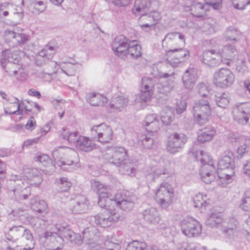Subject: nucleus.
Instances as JSON below:
<instances>
[{"label":"nucleus","instance_id":"obj_1","mask_svg":"<svg viewBox=\"0 0 250 250\" xmlns=\"http://www.w3.org/2000/svg\"><path fill=\"white\" fill-rule=\"evenodd\" d=\"M174 197L173 188L168 184L161 185L155 194L156 202L163 207H167L170 205L173 201Z\"/></svg>","mask_w":250,"mask_h":250},{"label":"nucleus","instance_id":"obj_2","mask_svg":"<svg viewBox=\"0 0 250 250\" xmlns=\"http://www.w3.org/2000/svg\"><path fill=\"white\" fill-rule=\"evenodd\" d=\"M2 58L0 59L2 66L10 75L15 76L18 73V70L15 69L18 66V62L17 56L11 53L10 50H6L2 52Z\"/></svg>","mask_w":250,"mask_h":250},{"label":"nucleus","instance_id":"obj_3","mask_svg":"<svg viewBox=\"0 0 250 250\" xmlns=\"http://www.w3.org/2000/svg\"><path fill=\"white\" fill-rule=\"evenodd\" d=\"M4 38L6 42L11 47H16L22 44L28 40L25 34L17 33L10 30H6L5 31Z\"/></svg>","mask_w":250,"mask_h":250},{"label":"nucleus","instance_id":"obj_4","mask_svg":"<svg viewBox=\"0 0 250 250\" xmlns=\"http://www.w3.org/2000/svg\"><path fill=\"white\" fill-rule=\"evenodd\" d=\"M129 46L130 44L126 40H117L112 43V49L117 56L124 57L128 53Z\"/></svg>","mask_w":250,"mask_h":250},{"label":"nucleus","instance_id":"obj_5","mask_svg":"<svg viewBox=\"0 0 250 250\" xmlns=\"http://www.w3.org/2000/svg\"><path fill=\"white\" fill-rule=\"evenodd\" d=\"M22 231H24V233L23 234V236H24L27 240H30L31 238V233H30V230L26 229H24V228L21 226L9 228V232L6 235V238L9 241L15 242L18 239V236L20 235L19 234H15V232H22Z\"/></svg>","mask_w":250,"mask_h":250},{"label":"nucleus","instance_id":"obj_6","mask_svg":"<svg viewBox=\"0 0 250 250\" xmlns=\"http://www.w3.org/2000/svg\"><path fill=\"white\" fill-rule=\"evenodd\" d=\"M113 137L112 129L108 126H103L100 128L98 133V139L102 142H107L111 140Z\"/></svg>","mask_w":250,"mask_h":250},{"label":"nucleus","instance_id":"obj_7","mask_svg":"<svg viewBox=\"0 0 250 250\" xmlns=\"http://www.w3.org/2000/svg\"><path fill=\"white\" fill-rule=\"evenodd\" d=\"M20 104L17 102H14L13 104H10L9 107V110L6 108L4 109L5 114H22V111L21 112L20 111Z\"/></svg>","mask_w":250,"mask_h":250},{"label":"nucleus","instance_id":"obj_8","mask_svg":"<svg viewBox=\"0 0 250 250\" xmlns=\"http://www.w3.org/2000/svg\"><path fill=\"white\" fill-rule=\"evenodd\" d=\"M128 53L132 56L136 58L140 57L143 53L142 47L139 44L131 45L130 44L128 49Z\"/></svg>","mask_w":250,"mask_h":250},{"label":"nucleus","instance_id":"obj_9","mask_svg":"<svg viewBox=\"0 0 250 250\" xmlns=\"http://www.w3.org/2000/svg\"><path fill=\"white\" fill-rule=\"evenodd\" d=\"M193 200L195 206L199 208H201L208 204L206 197L201 194H197L194 197Z\"/></svg>","mask_w":250,"mask_h":250},{"label":"nucleus","instance_id":"obj_10","mask_svg":"<svg viewBox=\"0 0 250 250\" xmlns=\"http://www.w3.org/2000/svg\"><path fill=\"white\" fill-rule=\"evenodd\" d=\"M151 89L150 85L143 83L141 88L142 98L145 100L150 98Z\"/></svg>","mask_w":250,"mask_h":250},{"label":"nucleus","instance_id":"obj_11","mask_svg":"<svg viewBox=\"0 0 250 250\" xmlns=\"http://www.w3.org/2000/svg\"><path fill=\"white\" fill-rule=\"evenodd\" d=\"M146 246L144 243L134 241L130 243L126 250H146Z\"/></svg>","mask_w":250,"mask_h":250},{"label":"nucleus","instance_id":"obj_12","mask_svg":"<svg viewBox=\"0 0 250 250\" xmlns=\"http://www.w3.org/2000/svg\"><path fill=\"white\" fill-rule=\"evenodd\" d=\"M231 2L235 8L242 9L250 3V0H231Z\"/></svg>","mask_w":250,"mask_h":250},{"label":"nucleus","instance_id":"obj_13","mask_svg":"<svg viewBox=\"0 0 250 250\" xmlns=\"http://www.w3.org/2000/svg\"><path fill=\"white\" fill-rule=\"evenodd\" d=\"M10 4L8 3H4L2 4L0 8V17L5 18L7 17L10 11Z\"/></svg>","mask_w":250,"mask_h":250},{"label":"nucleus","instance_id":"obj_14","mask_svg":"<svg viewBox=\"0 0 250 250\" xmlns=\"http://www.w3.org/2000/svg\"><path fill=\"white\" fill-rule=\"evenodd\" d=\"M205 2L214 9H219L222 5V0H204Z\"/></svg>","mask_w":250,"mask_h":250},{"label":"nucleus","instance_id":"obj_15","mask_svg":"<svg viewBox=\"0 0 250 250\" xmlns=\"http://www.w3.org/2000/svg\"><path fill=\"white\" fill-rule=\"evenodd\" d=\"M113 3L120 7H125L130 3V0H112Z\"/></svg>","mask_w":250,"mask_h":250},{"label":"nucleus","instance_id":"obj_16","mask_svg":"<svg viewBox=\"0 0 250 250\" xmlns=\"http://www.w3.org/2000/svg\"><path fill=\"white\" fill-rule=\"evenodd\" d=\"M192 10L197 14H201L204 11L203 8L200 4H196L192 7Z\"/></svg>","mask_w":250,"mask_h":250},{"label":"nucleus","instance_id":"obj_17","mask_svg":"<svg viewBox=\"0 0 250 250\" xmlns=\"http://www.w3.org/2000/svg\"><path fill=\"white\" fill-rule=\"evenodd\" d=\"M98 104L99 105H103L107 103V98L104 96H100L98 97Z\"/></svg>","mask_w":250,"mask_h":250},{"label":"nucleus","instance_id":"obj_18","mask_svg":"<svg viewBox=\"0 0 250 250\" xmlns=\"http://www.w3.org/2000/svg\"><path fill=\"white\" fill-rule=\"evenodd\" d=\"M6 171V166L5 163L0 160V174L5 173Z\"/></svg>","mask_w":250,"mask_h":250},{"label":"nucleus","instance_id":"obj_19","mask_svg":"<svg viewBox=\"0 0 250 250\" xmlns=\"http://www.w3.org/2000/svg\"><path fill=\"white\" fill-rule=\"evenodd\" d=\"M244 170L246 173L250 175V163H248L244 166Z\"/></svg>","mask_w":250,"mask_h":250},{"label":"nucleus","instance_id":"obj_20","mask_svg":"<svg viewBox=\"0 0 250 250\" xmlns=\"http://www.w3.org/2000/svg\"><path fill=\"white\" fill-rule=\"evenodd\" d=\"M104 216L106 219H109L112 215L115 214V210H112L109 213L108 211H105L104 212Z\"/></svg>","mask_w":250,"mask_h":250},{"label":"nucleus","instance_id":"obj_21","mask_svg":"<svg viewBox=\"0 0 250 250\" xmlns=\"http://www.w3.org/2000/svg\"><path fill=\"white\" fill-rule=\"evenodd\" d=\"M201 231V228L199 226H197L195 227V229L193 230H191V233L192 235H194L196 234H198L200 233Z\"/></svg>","mask_w":250,"mask_h":250},{"label":"nucleus","instance_id":"obj_22","mask_svg":"<svg viewBox=\"0 0 250 250\" xmlns=\"http://www.w3.org/2000/svg\"><path fill=\"white\" fill-rule=\"evenodd\" d=\"M31 145V140L29 139V140H27L24 142L23 145H22V147L23 148H28Z\"/></svg>","mask_w":250,"mask_h":250},{"label":"nucleus","instance_id":"obj_23","mask_svg":"<svg viewBox=\"0 0 250 250\" xmlns=\"http://www.w3.org/2000/svg\"><path fill=\"white\" fill-rule=\"evenodd\" d=\"M32 96H34L36 99H39L41 97V94L39 92L34 91L32 92Z\"/></svg>","mask_w":250,"mask_h":250},{"label":"nucleus","instance_id":"obj_24","mask_svg":"<svg viewBox=\"0 0 250 250\" xmlns=\"http://www.w3.org/2000/svg\"><path fill=\"white\" fill-rule=\"evenodd\" d=\"M25 127L27 129H29L30 128H31V117H30V118L28 120Z\"/></svg>","mask_w":250,"mask_h":250},{"label":"nucleus","instance_id":"obj_25","mask_svg":"<svg viewBox=\"0 0 250 250\" xmlns=\"http://www.w3.org/2000/svg\"><path fill=\"white\" fill-rule=\"evenodd\" d=\"M12 1H14V0H12ZM15 5L19 6L20 4L23 5V0H16V1L14 2Z\"/></svg>","mask_w":250,"mask_h":250},{"label":"nucleus","instance_id":"obj_26","mask_svg":"<svg viewBox=\"0 0 250 250\" xmlns=\"http://www.w3.org/2000/svg\"><path fill=\"white\" fill-rule=\"evenodd\" d=\"M90 144V142L88 140H85L84 141L83 143V145L85 147H88Z\"/></svg>","mask_w":250,"mask_h":250},{"label":"nucleus","instance_id":"obj_27","mask_svg":"<svg viewBox=\"0 0 250 250\" xmlns=\"http://www.w3.org/2000/svg\"><path fill=\"white\" fill-rule=\"evenodd\" d=\"M0 95L1 96V97L4 99H6V96H7V95L5 93H4V92L3 91H0Z\"/></svg>","mask_w":250,"mask_h":250},{"label":"nucleus","instance_id":"obj_28","mask_svg":"<svg viewBox=\"0 0 250 250\" xmlns=\"http://www.w3.org/2000/svg\"><path fill=\"white\" fill-rule=\"evenodd\" d=\"M245 84L247 89L250 92V81L247 82Z\"/></svg>","mask_w":250,"mask_h":250},{"label":"nucleus","instance_id":"obj_29","mask_svg":"<svg viewBox=\"0 0 250 250\" xmlns=\"http://www.w3.org/2000/svg\"><path fill=\"white\" fill-rule=\"evenodd\" d=\"M51 0L52 1H53V2L56 3L57 4H60L62 2V1H63V0Z\"/></svg>","mask_w":250,"mask_h":250},{"label":"nucleus","instance_id":"obj_30","mask_svg":"<svg viewBox=\"0 0 250 250\" xmlns=\"http://www.w3.org/2000/svg\"><path fill=\"white\" fill-rule=\"evenodd\" d=\"M21 213L22 214H21L20 213V214H19V217H20V219L21 220L22 219V218H21V216H23V215H25L26 217H27L26 215V212H24V211H21Z\"/></svg>","mask_w":250,"mask_h":250},{"label":"nucleus","instance_id":"obj_31","mask_svg":"<svg viewBox=\"0 0 250 250\" xmlns=\"http://www.w3.org/2000/svg\"><path fill=\"white\" fill-rule=\"evenodd\" d=\"M24 53L25 55L27 56V58H29V55L28 54L27 51L25 50L24 52Z\"/></svg>","mask_w":250,"mask_h":250},{"label":"nucleus","instance_id":"obj_32","mask_svg":"<svg viewBox=\"0 0 250 250\" xmlns=\"http://www.w3.org/2000/svg\"><path fill=\"white\" fill-rule=\"evenodd\" d=\"M23 250H31V249L30 248V247H28L27 248H24L23 249Z\"/></svg>","mask_w":250,"mask_h":250},{"label":"nucleus","instance_id":"obj_33","mask_svg":"<svg viewBox=\"0 0 250 250\" xmlns=\"http://www.w3.org/2000/svg\"><path fill=\"white\" fill-rule=\"evenodd\" d=\"M27 197H28V195H23V198L24 199H27Z\"/></svg>","mask_w":250,"mask_h":250},{"label":"nucleus","instance_id":"obj_34","mask_svg":"<svg viewBox=\"0 0 250 250\" xmlns=\"http://www.w3.org/2000/svg\"><path fill=\"white\" fill-rule=\"evenodd\" d=\"M28 94H29L30 95H31V89H29V90H28Z\"/></svg>","mask_w":250,"mask_h":250},{"label":"nucleus","instance_id":"obj_35","mask_svg":"<svg viewBox=\"0 0 250 250\" xmlns=\"http://www.w3.org/2000/svg\"><path fill=\"white\" fill-rule=\"evenodd\" d=\"M49 127L48 126H47L46 129L45 130V131L47 132L49 130Z\"/></svg>","mask_w":250,"mask_h":250},{"label":"nucleus","instance_id":"obj_36","mask_svg":"<svg viewBox=\"0 0 250 250\" xmlns=\"http://www.w3.org/2000/svg\"><path fill=\"white\" fill-rule=\"evenodd\" d=\"M185 109V105L184 106V108L183 109Z\"/></svg>","mask_w":250,"mask_h":250}]
</instances>
